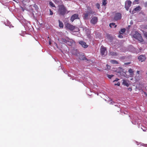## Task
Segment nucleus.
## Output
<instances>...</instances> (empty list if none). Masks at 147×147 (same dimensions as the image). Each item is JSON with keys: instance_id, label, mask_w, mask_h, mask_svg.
I'll return each instance as SVG.
<instances>
[{"instance_id": "obj_27", "label": "nucleus", "mask_w": 147, "mask_h": 147, "mask_svg": "<svg viewBox=\"0 0 147 147\" xmlns=\"http://www.w3.org/2000/svg\"><path fill=\"white\" fill-rule=\"evenodd\" d=\"M96 6L98 9H99L100 8V5L98 3H97L96 5Z\"/></svg>"}, {"instance_id": "obj_25", "label": "nucleus", "mask_w": 147, "mask_h": 147, "mask_svg": "<svg viewBox=\"0 0 147 147\" xmlns=\"http://www.w3.org/2000/svg\"><path fill=\"white\" fill-rule=\"evenodd\" d=\"M125 31V30L124 28L122 29H121V32L122 33H124Z\"/></svg>"}, {"instance_id": "obj_22", "label": "nucleus", "mask_w": 147, "mask_h": 147, "mask_svg": "<svg viewBox=\"0 0 147 147\" xmlns=\"http://www.w3.org/2000/svg\"><path fill=\"white\" fill-rule=\"evenodd\" d=\"M110 54L111 55L113 56H115L117 55V54L116 53L113 52L110 53Z\"/></svg>"}, {"instance_id": "obj_13", "label": "nucleus", "mask_w": 147, "mask_h": 147, "mask_svg": "<svg viewBox=\"0 0 147 147\" xmlns=\"http://www.w3.org/2000/svg\"><path fill=\"white\" fill-rule=\"evenodd\" d=\"M139 60L141 62L144 61L146 59V57L143 55H140L138 57Z\"/></svg>"}, {"instance_id": "obj_34", "label": "nucleus", "mask_w": 147, "mask_h": 147, "mask_svg": "<svg viewBox=\"0 0 147 147\" xmlns=\"http://www.w3.org/2000/svg\"><path fill=\"white\" fill-rule=\"evenodd\" d=\"M106 66H107L108 69H109L110 68V67L108 65H107Z\"/></svg>"}, {"instance_id": "obj_19", "label": "nucleus", "mask_w": 147, "mask_h": 147, "mask_svg": "<svg viewBox=\"0 0 147 147\" xmlns=\"http://www.w3.org/2000/svg\"><path fill=\"white\" fill-rule=\"evenodd\" d=\"M110 62L113 64H117L118 63V62L115 60H111L110 61Z\"/></svg>"}, {"instance_id": "obj_12", "label": "nucleus", "mask_w": 147, "mask_h": 147, "mask_svg": "<svg viewBox=\"0 0 147 147\" xmlns=\"http://www.w3.org/2000/svg\"><path fill=\"white\" fill-rule=\"evenodd\" d=\"M67 40L66 44L70 46L74 43V41L71 39L68 38L67 39Z\"/></svg>"}, {"instance_id": "obj_6", "label": "nucleus", "mask_w": 147, "mask_h": 147, "mask_svg": "<svg viewBox=\"0 0 147 147\" xmlns=\"http://www.w3.org/2000/svg\"><path fill=\"white\" fill-rule=\"evenodd\" d=\"M65 26L67 28L71 31L74 30L75 28V26L69 23L65 24Z\"/></svg>"}, {"instance_id": "obj_21", "label": "nucleus", "mask_w": 147, "mask_h": 147, "mask_svg": "<svg viewBox=\"0 0 147 147\" xmlns=\"http://www.w3.org/2000/svg\"><path fill=\"white\" fill-rule=\"evenodd\" d=\"M59 26L61 28H63V25L62 22H61L59 20Z\"/></svg>"}, {"instance_id": "obj_1", "label": "nucleus", "mask_w": 147, "mask_h": 147, "mask_svg": "<svg viewBox=\"0 0 147 147\" xmlns=\"http://www.w3.org/2000/svg\"><path fill=\"white\" fill-rule=\"evenodd\" d=\"M133 37L140 42H142L144 41L141 34L137 32L136 31L134 32V33L133 34Z\"/></svg>"}, {"instance_id": "obj_30", "label": "nucleus", "mask_w": 147, "mask_h": 147, "mask_svg": "<svg viewBox=\"0 0 147 147\" xmlns=\"http://www.w3.org/2000/svg\"><path fill=\"white\" fill-rule=\"evenodd\" d=\"M120 85V84L119 82H117V84H115V85H117V86H119Z\"/></svg>"}, {"instance_id": "obj_16", "label": "nucleus", "mask_w": 147, "mask_h": 147, "mask_svg": "<svg viewBox=\"0 0 147 147\" xmlns=\"http://www.w3.org/2000/svg\"><path fill=\"white\" fill-rule=\"evenodd\" d=\"M122 84L123 85L127 87L129 85L128 81L125 80H123Z\"/></svg>"}, {"instance_id": "obj_33", "label": "nucleus", "mask_w": 147, "mask_h": 147, "mask_svg": "<svg viewBox=\"0 0 147 147\" xmlns=\"http://www.w3.org/2000/svg\"><path fill=\"white\" fill-rule=\"evenodd\" d=\"M119 80V79L116 78V80H114L113 82H115V81H117Z\"/></svg>"}, {"instance_id": "obj_39", "label": "nucleus", "mask_w": 147, "mask_h": 147, "mask_svg": "<svg viewBox=\"0 0 147 147\" xmlns=\"http://www.w3.org/2000/svg\"><path fill=\"white\" fill-rule=\"evenodd\" d=\"M143 130V131H146V130Z\"/></svg>"}, {"instance_id": "obj_9", "label": "nucleus", "mask_w": 147, "mask_h": 147, "mask_svg": "<svg viewBox=\"0 0 147 147\" xmlns=\"http://www.w3.org/2000/svg\"><path fill=\"white\" fill-rule=\"evenodd\" d=\"M98 21V18L96 17H94L92 18L91 20V22L92 24H96Z\"/></svg>"}, {"instance_id": "obj_37", "label": "nucleus", "mask_w": 147, "mask_h": 147, "mask_svg": "<svg viewBox=\"0 0 147 147\" xmlns=\"http://www.w3.org/2000/svg\"><path fill=\"white\" fill-rule=\"evenodd\" d=\"M129 90H130V91L131 90V88H129Z\"/></svg>"}, {"instance_id": "obj_5", "label": "nucleus", "mask_w": 147, "mask_h": 147, "mask_svg": "<svg viewBox=\"0 0 147 147\" xmlns=\"http://www.w3.org/2000/svg\"><path fill=\"white\" fill-rule=\"evenodd\" d=\"M93 14V12L91 10L87 11L84 14V16H83L84 19H87L88 16H90V14Z\"/></svg>"}, {"instance_id": "obj_11", "label": "nucleus", "mask_w": 147, "mask_h": 147, "mask_svg": "<svg viewBox=\"0 0 147 147\" xmlns=\"http://www.w3.org/2000/svg\"><path fill=\"white\" fill-rule=\"evenodd\" d=\"M139 73L140 71H137L136 76L135 77V79L136 81H138L141 79L142 78L140 76Z\"/></svg>"}, {"instance_id": "obj_15", "label": "nucleus", "mask_w": 147, "mask_h": 147, "mask_svg": "<svg viewBox=\"0 0 147 147\" xmlns=\"http://www.w3.org/2000/svg\"><path fill=\"white\" fill-rule=\"evenodd\" d=\"M141 8L140 6H138L135 8L132 11V13H135V11H140Z\"/></svg>"}, {"instance_id": "obj_8", "label": "nucleus", "mask_w": 147, "mask_h": 147, "mask_svg": "<svg viewBox=\"0 0 147 147\" xmlns=\"http://www.w3.org/2000/svg\"><path fill=\"white\" fill-rule=\"evenodd\" d=\"M121 18V14L119 13H117L115 14L114 17V19L116 20H117L120 19Z\"/></svg>"}, {"instance_id": "obj_20", "label": "nucleus", "mask_w": 147, "mask_h": 147, "mask_svg": "<svg viewBox=\"0 0 147 147\" xmlns=\"http://www.w3.org/2000/svg\"><path fill=\"white\" fill-rule=\"evenodd\" d=\"M115 24L114 23H112L110 24L109 26L111 27H112L113 26H114V27L115 28L117 26L116 25H115Z\"/></svg>"}, {"instance_id": "obj_26", "label": "nucleus", "mask_w": 147, "mask_h": 147, "mask_svg": "<svg viewBox=\"0 0 147 147\" xmlns=\"http://www.w3.org/2000/svg\"><path fill=\"white\" fill-rule=\"evenodd\" d=\"M49 4L52 7H54V5L53 4V3L51 2H49Z\"/></svg>"}, {"instance_id": "obj_36", "label": "nucleus", "mask_w": 147, "mask_h": 147, "mask_svg": "<svg viewBox=\"0 0 147 147\" xmlns=\"http://www.w3.org/2000/svg\"><path fill=\"white\" fill-rule=\"evenodd\" d=\"M72 53L74 54H76V53H74V52H72Z\"/></svg>"}, {"instance_id": "obj_23", "label": "nucleus", "mask_w": 147, "mask_h": 147, "mask_svg": "<svg viewBox=\"0 0 147 147\" xmlns=\"http://www.w3.org/2000/svg\"><path fill=\"white\" fill-rule=\"evenodd\" d=\"M113 76V75H107V76L110 79H111Z\"/></svg>"}, {"instance_id": "obj_28", "label": "nucleus", "mask_w": 147, "mask_h": 147, "mask_svg": "<svg viewBox=\"0 0 147 147\" xmlns=\"http://www.w3.org/2000/svg\"><path fill=\"white\" fill-rule=\"evenodd\" d=\"M74 31L76 32H78L79 30V29L77 28H75L74 29Z\"/></svg>"}, {"instance_id": "obj_14", "label": "nucleus", "mask_w": 147, "mask_h": 147, "mask_svg": "<svg viewBox=\"0 0 147 147\" xmlns=\"http://www.w3.org/2000/svg\"><path fill=\"white\" fill-rule=\"evenodd\" d=\"M79 43L84 48H86L88 47V45L86 44V43L85 42L83 41H79Z\"/></svg>"}, {"instance_id": "obj_10", "label": "nucleus", "mask_w": 147, "mask_h": 147, "mask_svg": "<svg viewBox=\"0 0 147 147\" xmlns=\"http://www.w3.org/2000/svg\"><path fill=\"white\" fill-rule=\"evenodd\" d=\"M78 16V15L77 14H74L72 16L71 18V21L72 22L75 20L79 19Z\"/></svg>"}, {"instance_id": "obj_35", "label": "nucleus", "mask_w": 147, "mask_h": 147, "mask_svg": "<svg viewBox=\"0 0 147 147\" xmlns=\"http://www.w3.org/2000/svg\"><path fill=\"white\" fill-rule=\"evenodd\" d=\"M129 64V63H125V64L126 65H128V64Z\"/></svg>"}, {"instance_id": "obj_2", "label": "nucleus", "mask_w": 147, "mask_h": 147, "mask_svg": "<svg viewBox=\"0 0 147 147\" xmlns=\"http://www.w3.org/2000/svg\"><path fill=\"white\" fill-rule=\"evenodd\" d=\"M123 69L121 67H119L117 70V71L118 72V74L117 75L118 76H119L120 75L121 76H125V74H126L123 71Z\"/></svg>"}, {"instance_id": "obj_4", "label": "nucleus", "mask_w": 147, "mask_h": 147, "mask_svg": "<svg viewBox=\"0 0 147 147\" xmlns=\"http://www.w3.org/2000/svg\"><path fill=\"white\" fill-rule=\"evenodd\" d=\"M131 2L129 0H127L125 2V7L127 11H128L131 6Z\"/></svg>"}, {"instance_id": "obj_31", "label": "nucleus", "mask_w": 147, "mask_h": 147, "mask_svg": "<svg viewBox=\"0 0 147 147\" xmlns=\"http://www.w3.org/2000/svg\"><path fill=\"white\" fill-rule=\"evenodd\" d=\"M49 10L50 12V14L51 15H52L53 14V12L51 10V9H50Z\"/></svg>"}, {"instance_id": "obj_29", "label": "nucleus", "mask_w": 147, "mask_h": 147, "mask_svg": "<svg viewBox=\"0 0 147 147\" xmlns=\"http://www.w3.org/2000/svg\"><path fill=\"white\" fill-rule=\"evenodd\" d=\"M138 0H135V1L133 2L134 4H136L138 3Z\"/></svg>"}, {"instance_id": "obj_3", "label": "nucleus", "mask_w": 147, "mask_h": 147, "mask_svg": "<svg viewBox=\"0 0 147 147\" xmlns=\"http://www.w3.org/2000/svg\"><path fill=\"white\" fill-rule=\"evenodd\" d=\"M59 11L62 15L65 14L66 12V9L64 6L62 5L59 6Z\"/></svg>"}, {"instance_id": "obj_38", "label": "nucleus", "mask_w": 147, "mask_h": 147, "mask_svg": "<svg viewBox=\"0 0 147 147\" xmlns=\"http://www.w3.org/2000/svg\"><path fill=\"white\" fill-rule=\"evenodd\" d=\"M49 45H51V43L50 42H49Z\"/></svg>"}, {"instance_id": "obj_17", "label": "nucleus", "mask_w": 147, "mask_h": 147, "mask_svg": "<svg viewBox=\"0 0 147 147\" xmlns=\"http://www.w3.org/2000/svg\"><path fill=\"white\" fill-rule=\"evenodd\" d=\"M128 72L129 73L130 75L131 76H133L134 74V71L132 69H129L128 70Z\"/></svg>"}, {"instance_id": "obj_7", "label": "nucleus", "mask_w": 147, "mask_h": 147, "mask_svg": "<svg viewBox=\"0 0 147 147\" xmlns=\"http://www.w3.org/2000/svg\"><path fill=\"white\" fill-rule=\"evenodd\" d=\"M100 52L102 56H105L107 54L106 48L102 46L101 47Z\"/></svg>"}, {"instance_id": "obj_32", "label": "nucleus", "mask_w": 147, "mask_h": 147, "mask_svg": "<svg viewBox=\"0 0 147 147\" xmlns=\"http://www.w3.org/2000/svg\"><path fill=\"white\" fill-rule=\"evenodd\" d=\"M118 37L120 38H123V36L121 35H119Z\"/></svg>"}, {"instance_id": "obj_24", "label": "nucleus", "mask_w": 147, "mask_h": 147, "mask_svg": "<svg viewBox=\"0 0 147 147\" xmlns=\"http://www.w3.org/2000/svg\"><path fill=\"white\" fill-rule=\"evenodd\" d=\"M107 4L106 0H104L102 2V5H105Z\"/></svg>"}, {"instance_id": "obj_18", "label": "nucleus", "mask_w": 147, "mask_h": 147, "mask_svg": "<svg viewBox=\"0 0 147 147\" xmlns=\"http://www.w3.org/2000/svg\"><path fill=\"white\" fill-rule=\"evenodd\" d=\"M69 38L68 37H66L65 38H62L61 40H62V42L66 44L67 42V39Z\"/></svg>"}]
</instances>
